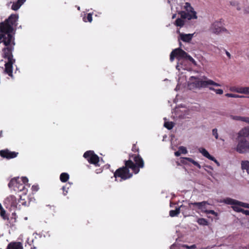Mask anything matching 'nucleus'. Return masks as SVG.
Masks as SVG:
<instances>
[{"instance_id": "13", "label": "nucleus", "mask_w": 249, "mask_h": 249, "mask_svg": "<svg viewBox=\"0 0 249 249\" xmlns=\"http://www.w3.org/2000/svg\"><path fill=\"white\" fill-rule=\"evenodd\" d=\"M6 201L8 202L9 204L10 205L11 208H13L14 209L16 208L19 209V207L20 206V205L19 204V206H18V203L17 201L16 197L14 196H10L9 197L7 198Z\"/></svg>"}, {"instance_id": "4", "label": "nucleus", "mask_w": 249, "mask_h": 249, "mask_svg": "<svg viewBox=\"0 0 249 249\" xmlns=\"http://www.w3.org/2000/svg\"><path fill=\"white\" fill-rule=\"evenodd\" d=\"M175 57H177L178 61L182 59H187L194 65H196V62L194 59L180 48L175 49L171 52L170 57L171 61L174 60Z\"/></svg>"}, {"instance_id": "56", "label": "nucleus", "mask_w": 249, "mask_h": 249, "mask_svg": "<svg viewBox=\"0 0 249 249\" xmlns=\"http://www.w3.org/2000/svg\"><path fill=\"white\" fill-rule=\"evenodd\" d=\"M13 219H14V222H15L16 219L15 218H13Z\"/></svg>"}, {"instance_id": "39", "label": "nucleus", "mask_w": 249, "mask_h": 249, "mask_svg": "<svg viewBox=\"0 0 249 249\" xmlns=\"http://www.w3.org/2000/svg\"><path fill=\"white\" fill-rule=\"evenodd\" d=\"M183 160H186L191 162H192L194 165H195L196 163V161H195L194 160L190 158H182Z\"/></svg>"}, {"instance_id": "12", "label": "nucleus", "mask_w": 249, "mask_h": 249, "mask_svg": "<svg viewBox=\"0 0 249 249\" xmlns=\"http://www.w3.org/2000/svg\"><path fill=\"white\" fill-rule=\"evenodd\" d=\"M209 204H210L206 201H203L200 202L189 203V206L190 207H191V205L196 206L198 209L200 210L202 212L205 213V211H207V205Z\"/></svg>"}, {"instance_id": "49", "label": "nucleus", "mask_w": 249, "mask_h": 249, "mask_svg": "<svg viewBox=\"0 0 249 249\" xmlns=\"http://www.w3.org/2000/svg\"><path fill=\"white\" fill-rule=\"evenodd\" d=\"M195 166H197L199 169L201 168L200 165L197 162Z\"/></svg>"}, {"instance_id": "19", "label": "nucleus", "mask_w": 249, "mask_h": 249, "mask_svg": "<svg viewBox=\"0 0 249 249\" xmlns=\"http://www.w3.org/2000/svg\"><path fill=\"white\" fill-rule=\"evenodd\" d=\"M232 208L233 210L237 212H241L245 215L249 216V210H245L243 209L240 207V206H232Z\"/></svg>"}, {"instance_id": "21", "label": "nucleus", "mask_w": 249, "mask_h": 249, "mask_svg": "<svg viewBox=\"0 0 249 249\" xmlns=\"http://www.w3.org/2000/svg\"><path fill=\"white\" fill-rule=\"evenodd\" d=\"M241 168L243 170H245L248 174H249V161H242L241 162Z\"/></svg>"}, {"instance_id": "45", "label": "nucleus", "mask_w": 249, "mask_h": 249, "mask_svg": "<svg viewBox=\"0 0 249 249\" xmlns=\"http://www.w3.org/2000/svg\"><path fill=\"white\" fill-rule=\"evenodd\" d=\"M249 94V87H245V93Z\"/></svg>"}, {"instance_id": "42", "label": "nucleus", "mask_w": 249, "mask_h": 249, "mask_svg": "<svg viewBox=\"0 0 249 249\" xmlns=\"http://www.w3.org/2000/svg\"><path fill=\"white\" fill-rule=\"evenodd\" d=\"M39 189L38 185H34L32 187V190L34 192H37Z\"/></svg>"}, {"instance_id": "43", "label": "nucleus", "mask_w": 249, "mask_h": 249, "mask_svg": "<svg viewBox=\"0 0 249 249\" xmlns=\"http://www.w3.org/2000/svg\"><path fill=\"white\" fill-rule=\"evenodd\" d=\"M87 18L89 22H91L92 21V15L91 14H88Z\"/></svg>"}, {"instance_id": "32", "label": "nucleus", "mask_w": 249, "mask_h": 249, "mask_svg": "<svg viewBox=\"0 0 249 249\" xmlns=\"http://www.w3.org/2000/svg\"><path fill=\"white\" fill-rule=\"evenodd\" d=\"M230 118L231 119L235 121H242V117L239 116L230 115Z\"/></svg>"}, {"instance_id": "33", "label": "nucleus", "mask_w": 249, "mask_h": 249, "mask_svg": "<svg viewBox=\"0 0 249 249\" xmlns=\"http://www.w3.org/2000/svg\"><path fill=\"white\" fill-rule=\"evenodd\" d=\"M176 69L178 71H180V69L184 70L185 68L183 66V62L181 61L180 62H178L176 66Z\"/></svg>"}, {"instance_id": "15", "label": "nucleus", "mask_w": 249, "mask_h": 249, "mask_svg": "<svg viewBox=\"0 0 249 249\" xmlns=\"http://www.w3.org/2000/svg\"><path fill=\"white\" fill-rule=\"evenodd\" d=\"M21 182L20 178L19 177L14 178H12L9 182L8 187L11 190L14 191V188L17 187L19 182Z\"/></svg>"}, {"instance_id": "38", "label": "nucleus", "mask_w": 249, "mask_h": 249, "mask_svg": "<svg viewBox=\"0 0 249 249\" xmlns=\"http://www.w3.org/2000/svg\"><path fill=\"white\" fill-rule=\"evenodd\" d=\"M182 247L184 248H185L186 249H195L196 248V247L195 245H193L190 246L187 245H183L182 246Z\"/></svg>"}, {"instance_id": "51", "label": "nucleus", "mask_w": 249, "mask_h": 249, "mask_svg": "<svg viewBox=\"0 0 249 249\" xmlns=\"http://www.w3.org/2000/svg\"><path fill=\"white\" fill-rule=\"evenodd\" d=\"M2 137V131L1 130L0 131V138H1Z\"/></svg>"}, {"instance_id": "7", "label": "nucleus", "mask_w": 249, "mask_h": 249, "mask_svg": "<svg viewBox=\"0 0 249 249\" xmlns=\"http://www.w3.org/2000/svg\"><path fill=\"white\" fill-rule=\"evenodd\" d=\"M18 153L15 151H11L7 148L0 150V156L3 159L10 160L16 158Z\"/></svg>"}, {"instance_id": "52", "label": "nucleus", "mask_w": 249, "mask_h": 249, "mask_svg": "<svg viewBox=\"0 0 249 249\" xmlns=\"http://www.w3.org/2000/svg\"><path fill=\"white\" fill-rule=\"evenodd\" d=\"M176 17V14H174L173 16H172V18H175Z\"/></svg>"}, {"instance_id": "11", "label": "nucleus", "mask_w": 249, "mask_h": 249, "mask_svg": "<svg viewBox=\"0 0 249 249\" xmlns=\"http://www.w3.org/2000/svg\"><path fill=\"white\" fill-rule=\"evenodd\" d=\"M178 14L180 15L181 18L183 19L191 20L192 19H197V18L196 12L191 13L190 12L181 11L178 12Z\"/></svg>"}, {"instance_id": "31", "label": "nucleus", "mask_w": 249, "mask_h": 249, "mask_svg": "<svg viewBox=\"0 0 249 249\" xmlns=\"http://www.w3.org/2000/svg\"><path fill=\"white\" fill-rule=\"evenodd\" d=\"M225 96L228 97H231V98H242L243 96H240L237 94H234L232 93H227L225 94Z\"/></svg>"}, {"instance_id": "28", "label": "nucleus", "mask_w": 249, "mask_h": 249, "mask_svg": "<svg viewBox=\"0 0 249 249\" xmlns=\"http://www.w3.org/2000/svg\"><path fill=\"white\" fill-rule=\"evenodd\" d=\"M164 126L168 129L170 130L173 128L174 126V123L172 122H165Z\"/></svg>"}, {"instance_id": "5", "label": "nucleus", "mask_w": 249, "mask_h": 249, "mask_svg": "<svg viewBox=\"0 0 249 249\" xmlns=\"http://www.w3.org/2000/svg\"><path fill=\"white\" fill-rule=\"evenodd\" d=\"M238 143L235 148V150L240 154H244L248 152L249 143L246 138H237Z\"/></svg>"}, {"instance_id": "44", "label": "nucleus", "mask_w": 249, "mask_h": 249, "mask_svg": "<svg viewBox=\"0 0 249 249\" xmlns=\"http://www.w3.org/2000/svg\"><path fill=\"white\" fill-rule=\"evenodd\" d=\"M242 122H245L248 123V124H249V117H242Z\"/></svg>"}, {"instance_id": "40", "label": "nucleus", "mask_w": 249, "mask_h": 249, "mask_svg": "<svg viewBox=\"0 0 249 249\" xmlns=\"http://www.w3.org/2000/svg\"><path fill=\"white\" fill-rule=\"evenodd\" d=\"M205 213L207 214L210 213V214H213L216 216L218 215L217 213L215 212L213 210H207V211H205Z\"/></svg>"}, {"instance_id": "41", "label": "nucleus", "mask_w": 249, "mask_h": 249, "mask_svg": "<svg viewBox=\"0 0 249 249\" xmlns=\"http://www.w3.org/2000/svg\"><path fill=\"white\" fill-rule=\"evenodd\" d=\"M185 208H181V211L182 212V213L185 215V213L186 212V210H188V209H191V207H190L188 205V206H185Z\"/></svg>"}, {"instance_id": "55", "label": "nucleus", "mask_w": 249, "mask_h": 249, "mask_svg": "<svg viewBox=\"0 0 249 249\" xmlns=\"http://www.w3.org/2000/svg\"><path fill=\"white\" fill-rule=\"evenodd\" d=\"M36 247H34V248H31V249H36Z\"/></svg>"}, {"instance_id": "2", "label": "nucleus", "mask_w": 249, "mask_h": 249, "mask_svg": "<svg viewBox=\"0 0 249 249\" xmlns=\"http://www.w3.org/2000/svg\"><path fill=\"white\" fill-rule=\"evenodd\" d=\"M134 160L135 163L131 160L125 161V166L118 169L114 174V177L115 178L120 177L121 180H125L130 178L132 176V174L129 172L128 168L132 169L135 174L138 173L140 171L139 168L143 167L144 162L142 158L139 155L135 156Z\"/></svg>"}, {"instance_id": "1", "label": "nucleus", "mask_w": 249, "mask_h": 249, "mask_svg": "<svg viewBox=\"0 0 249 249\" xmlns=\"http://www.w3.org/2000/svg\"><path fill=\"white\" fill-rule=\"evenodd\" d=\"M18 14H12L4 21L0 22V43H2L5 46L2 50V57L7 60L4 65V72L12 78H14L13 65L16 62L12 53L16 44L15 28L18 25Z\"/></svg>"}, {"instance_id": "3", "label": "nucleus", "mask_w": 249, "mask_h": 249, "mask_svg": "<svg viewBox=\"0 0 249 249\" xmlns=\"http://www.w3.org/2000/svg\"><path fill=\"white\" fill-rule=\"evenodd\" d=\"M188 86L190 89H195L208 88L210 90L214 91L216 94L221 95L223 90L221 89H215L213 87H220L221 85L215 82L206 76L202 77L191 76Z\"/></svg>"}, {"instance_id": "16", "label": "nucleus", "mask_w": 249, "mask_h": 249, "mask_svg": "<svg viewBox=\"0 0 249 249\" xmlns=\"http://www.w3.org/2000/svg\"><path fill=\"white\" fill-rule=\"evenodd\" d=\"M248 137H249V127H245L238 132L237 138H246Z\"/></svg>"}, {"instance_id": "14", "label": "nucleus", "mask_w": 249, "mask_h": 249, "mask_svg": "<svg viewBox=\"0 0 249 249\" xmlns=\"http://www.w3.org/2000/svg\"><path fill=\"white\" fill-rule=\"evenodd\" d=\"M198 151L203 155V156L213 161L217 165V166H220L219 162L213 157L211 156L209 152L205 148H199Z\"/></svg>"}, {"instance_id": "47", "label": "nucleus", "mask_w": 249, "mask_h": 249, "mask_svg": "<svg viewBox=\"0 0 249 249\" xmlns=\"http://www.w3.org/2000/svg\"><path fill=\"white\" fill-rule=\"evenodd\" d=\"M226 54L229 58H231V55L229 52L226 51Z\"/></svg>"}, {"instance_id": "20", "label": "nucleus", "mask_w": 249, "mask_h": 249, "mask_svg": "<svg viewBox=\"0 0 249 249\" xmlns=\"http://www.w3.org/2000/svg\"><path fill=\"white\" fill-rule=\"evenodd\" d=\"M224 202L227 204L232 205V206H237L238 205L239 201L231 198H227L224 200Z\"/></svg>"}, {"instance_id": "57", "label": "nucleus", "mask_w": 249, "mask_h": 249, "mask_svg": "<svg viewBox=\"0 0 249 249\" xmlns=\"http://www.w3.org/2000/svg\"><path fill=\"white\" fill-rule=\"evenodd\" d=\"M221 140H222V141H224V140L223 139H220Z\"/></svg>"}, {"instance_id": "50", "label": "nucleus", "mask_w": 249, "mask_h": 249, "mask_svg": "<svg viewBox=\"0 0 249 249\" xmlns=\"http://www.w3.org/2000/svg\"><path fill=\"white\" fill-rule=\"evenodd\" d=\"M240 249H249V246L242 247Z\"/></svg>"}, {"instance_id": "22", "label": "nucleus", "mask_w": 249, "mask_h": 249, "mask_svg": "<svg viewBox=\"0 0 249 249\" xmlns=\"http://www.w3.org/2000/svg\"><path fill=\"white\" fill-rule=\"evenodd\" d=\"M69 179V175L67 173H62L60 175V180L62 182H67Z\"/></svg>"}, {"instance_id": "17", "label": "nucleus", "mask_w": 249, "mask_h": 249, "mask_svg": "<svg viewBox=\"0 0 249 249\" xmlns=\"http://www.w3.org/2000/svg\"><path fill=\"white\" fill-rule=\"evenodd\" d=\"M25 1L26 0H18L16 2H14L12 5V9L14 11L18 10Z\"/></svg>"}, {"instance_id": "30", "label": "nucleus", "mask_w": 249, "mask_h": 249, "mask_svg": "<svg viewBox=\"0 0 249 249\" xmlns=\"http://www.w3.org/2000/svg\"><path fill=\"white\" fill-rule=\"evenodd\" d=\"M18 204H21L22 205L24 206H28V203L27 201L25 200V198H22L21 196H20V199L18 200Z\"/></svg>"}, {"instance_id": "37", "label": "nucleus", "mask_w": 249, "mask_h": 249, "mask_svg": "<svg viewBox=\"0 0 249 249\" xmlns=\"http://www.w3.org/2000/svg\"><path fill=\"white\" fill-rule=\"evenodd\" d=\"M237 92L240 93H245V87H241L235 90Z\"/></svg>"}, {"instance_id": "48", "label": "nucleus", "mask_w": 249, "mask_h": 249, "mask_svg": "<svg viewBox=\"0 0 249 249\" xmlns=\"http://www.w3.org/2000/svg\"><path fill=\"white\" fill-rule=\"evenodd\" d=\"M62 190H63V194L64 195H66V193H65V191H66V186H63L62 187Z\"/></svg>"}, {"instance_id": "18", "label": "nucleus", "mask_w": 249, "mask_h": 249, "mask_svg": "<svg viewBox=\"0 0 249 249\" xmlns=\"http://www.w3.org/2000/svg\"><path fill=\"white\" fill-rule=\"evenodd\" d=\"M185 205H181L179 207L177 208L175 210H171L169 212L170 216L174 217L177 216L181 211V208H185Z\"/></svg>"}, {"instance_id": "29", "label": "nucleus", "mask_w": 249, "mask_h": 249, "mask_svg": "<svg viewBox=\"0 0 249 249\" xmlns=\"http://www.w3.org/2000/svg\"><path fill=\"white\" fill-rule=\"evenodd\" d=\"M197 222L199 225H207L208 222L204 218H199L197 220Z\"/></svg>"}, {"instance_id": "36", "label": "nucleus", "mask_w": 249, "mask_h": 249, "mask_svg": "<svg viewBox=\"0 0 249 249\" xmlns=\"http://www.w3.org/2000/svg\"><path fill=\"white\" fill-rule=\"evenodd\" d=\"M216 128H214L212 130L213 135L214 136L216 139L218 138V134Z\"/></svg>"}, {"instance_id": "46", "label": "nucleus", "mask_w": 249, "mask_h": 249, "mask_svg": "<svg viewBox=\"0 0 249 249\" xmlns=\"http://www.w3.org/2000/svg\"><path fill=\"white\" fill-rule=\"evenodd\" d=\"M180 154H181L179 150L177 151V152H175V155L177 157H178V156H180Z\"/></svg>"}, {"instance_id": "25", "label": "nucleus", "mask_w": 249, "mask_h": 249, "mask_svg": "<svg viewBox=\"0 0 249 249\" xmlns=\"http://www.w3.org/2000/svg\"><path fill=\"white\" fill-rule=\"evenodd\" d=\"M184 9L188 12H190L191 13H193L194 12H196L194 8L191 6L190 4L188 2H186L184 5Z\"/></svg>"}, {"instance_id": "54", "label": "nucleus", "mask_w": 249, "mask_h": 249, "mask_svg": "<svg viewBox=\"0 0 249 249\" xmlns=\"http://www.w3.org/2000/svg\"><path fill=\"white\" fill-rule=\"evenodd\" d=\"M181 45H182V44H181V42H180V43H179V46H180V47H181Z\"/></svg>"}, {"instance_id": "35", "label": "nucleus", "mask_w": 249, "mask_h": 249, "mask_svg": "<svg viewBox=\"0 0 249 249\" xmlns=\"http://www.w3.org/2000/svg\"><path fill=\"white\" fill-rule=\"evenodd\" d=\"M238 205L240 206H241V207H244V208H249V204H248V203H244V202H241V201H239Z\"/></svg>"}, {"instance_id": "27", "label": "nucleus", "mask_w": 249, "mask_h": 249, "mask_svg": "<svg viewBox=\"0 0 249 249\" xmlns=\"http://www.w3.org/2000/svg\"><path fill=\"white\" fill-rule=\"evenodd\" d=\"M230 5L232 6H234L236 7V9L238 11L241 10V8L240 6V4L238 1H231L230 2Z\"/></svg>"}, {"instance_id": "6", "label": "nucleus", "mask_w": 249, "mask_h": 249, "mask_svg": "<svg viewBox=\"0 0 249 249\" xmlns=\"http://www.w3.org/2000/svg\"><path fill=\"white\" fill-rule=\"evenodd\" d=\"M84 157L87 160L96 166H99V158L94 154L93 151H88L84 154Z\"/></svg>"}, {"instance_id": "9", "label": "nucleus", "mask_w": 249, "mask_h": 249, "mask_svg": "<svg viewBox=\"0 0 249 249\" xmlns=\"http://www.w3.org/2000/svg\"><path fill=\"white\" fill-rule=\"evenodd\" d=\"M210 30L214 34H219L222 32L227 31L226 29L221 27V23L216 21L212 24Z\"/></svg>"}, {"instance_id": "10", "label": "nucleus", "mask_w": 249, "mask_h": 249, "mask_svg": "<svg viewBox=\"0 0 249 249\" xmlns=\"http://www.w3.org/2000/svg\"><path fill=\"white\" fill-rule=\"evenodd\" d=\"M177 33L179 35L178 39L181 40L183 42H190L192 40V38L193 37L194 35L195 34L194 33V34H188L182 33L180 32V31L179 30L177 31Z\"/></svg>"}, {"instance_id": "8", "label": "nucleus", "mask_w": 249, "mask_h": 249, "mask_svg": "<svg viewBox=\"0 0 249 249\" xmlns=\"http://www.w3.org/2000/svg\"><path fill=\"white\" fill-rule=\"evenodd\" d=\"M21 182H19V184L17 187L14 188L15 192H23V194H26L27 191L25 188V183L28 181V179L26 177H22L20 178Z\"/></svg>"}, {"instance_id": "23", "label": "nucleus", "mask_w": 249, "mask_h": 249, "mask_svg": "<svg viewBox=\"0 0 249 249\" xmlns=\"http://www.w3.org/2000/svg\"><path fill=\"white\" fill-rule=\"evenodd\" d=\"M0 215L4 220H9V218L6 214V211L0 203Z\"/></svg>"}, {"instance_id": "26", "label": "nucleus", "mask_w": 249, "mask_h": 249, "mask_svg": "<svg viewBox=\"0 0 249 249\" xmlns=\"http://www.w3.org/2000/svg\"><path fill=\"white\" fill-rule=\"evenodd\" d=\"M184 9L188 12H190L191 13H193L194 12H196L194 8L191 6L190 4L188 2H186L184 5Z\"/></svg>"}, {"instance_id": "34", "label": "nucleus", "mask_w": 249, "mask_h": 249, "mask_svg": "<svg viewBox=\"0 0 249 249\" xmlns=\"http://www.w3.org/2000/svg\"><path fill=\"white\" fill-rule=\"evenodd\" d=\"M178 150L180 152V153H182V154H187L188 151H187V149L186 148V147H184V146H180L179 148H178Z\"/></svg>"}, {"instance_id": "53", "label": "nucleus", "mask_w": 249, "mask_h": 249, "mask_svg": "<svg viewBox=\"0 0 249 249\" xmlns=\"http://www.w3.org/2000/svg\"><path fill=\"white\" fill-rule=\"evenodd\" d=\"M207 167H208L211 169H212V168L210 166H207Z\"/></svg>"}, {"instance_id": "24", "label": "nucleus", "mask_w": 249, "mask_h": 249, "mask_svg": "<svg viewBox=\"0 0 249 249\" xmlns=\"http://www.w3.org/2000/svg\"><path fill=\"white\" fill-rule=\"evenodd\" d=\"M184 24H185L184 20H183V19H182L181 18H177L174 23V24L176 26H178L180 27H183L184 26Z\"/></svg>"}]
</instances>
